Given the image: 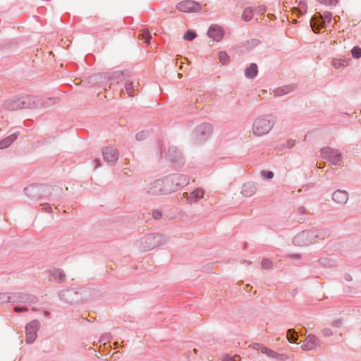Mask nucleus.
Masks as SVG:
<instances>
[{"label":"nucleus","instance_id":"obj_1","mask_svg":"<svg viewBox=\"0 0 361 361\" xmlns=\"http://www.w3.org/2000/svg\"><path fill=\"white\" fill-rule=\"evenodd\" d=\"M24 192L33 200H37L48 194L49 199L55 201L61 198L62 189L56 186L49 187L45 185L32 184L25 188Z\"/></svg>","mask_w":361,"mask_h":361},{"label":"nucleus","instance_id":"obj_2","mask_svg":"<svg viewBox=\"0 0 361 361\" xmlns=\"http://www.w3.org/2000/svg\"><path fill=\"white\" fill-rule=\"evenodd\" d=\"M166 242L164 235L161 233H149L140 238L136 245L141 252L152 250Z\"/></svg>","mask_w":361,"mask_h":361},{"label":"nucleus","instance_id":"obj_3","mask_svg":"<svg viewBox=\"0 0 361 361\" xmlns=\"http://www.w3.org/2000/svg\"><path fill=\"white\" fill-rule=\"evenodd\" d=\"M34 103L32 96L25 95L6 100L3 104V107L8 111H16L21 109H31Z\"/></svg>","mask_w":361,"mask_h":361},{"label":"nucleus","instance_id":"obj_4","mask_svg":"<svg viewBox=\"0 0 361 361\" xmlns=\"http://www.w3.org/2000/svg\"><path fill=\"white\" fill-rule=\"evenodd\" d=\"M274 126V121L270 120L267 116L257 118L252 124V132L256 136H262L267 134Z\"/></svg>","mask_w":361,"mask_h":361},{"label":"nucleus","instance_id":"obj_5","mask_svg":"<svg viewBox=\"0 0 361 361\" xmlns=\"http://www.w3.org/2000/svg\"><path fill=\"white\" fill-rule=\"evenodd\" d=\"M212 131V126L209 123L199 125L192 132L193 142L197 145L204 142L209 137Z\"/></svg>","mask_w":361,"mask_h":361},{"label":"nucleus","instance_id":"obj_6","mask_svg":"<svg viewBox=\"0 0 361 361\" xmlns=\"http://www.w3.org/2000/svg\"><path fill=\"white\" fill-rule=\"evenodd\" d=\"M166 187L170 189V193L177 190L179 188L187 185L189 183V178L183 174H173L164 178Z\"/></svg>","mask_w":361,"mask_h":361},{"label":"nucleus","instance_id":"obj_7","mask_svg":"<svg viewBox=\"0 0 361 361\" xmlns=\"http://www.w3.org/2000/svg\"><path fill=\"white\" fill-rule=\"evenodd\" d=\"M145 191L151 195H161L170 193V189L166 187L164 178L157 179L150 183L146 187Z\"/></svg>","mask_w":361,"mask_h":361},{"label":"nucleus","instance_id":"obj_8","mask_svg":"<svg viewBox=\"0 0 361 361\" xmlns=\"http://www.w3.org/2000/svg\"><path fill=\"white\" fill-rule=\"evenodd\" d=\"M314 231H302L297 234L293 239V243L298 246H307L311 244L317 243L314 240Z\"/></svg>","mask_w":361,"mask_h":361},{"label":"nucleus","instance_id":"obj_9","mask_svg":"<svg viewBox=\"0 0 361 361\" xmlns=\"http://www.w3.org/2000/svg\"><path fill=\"white\" fill-rule=\"evenodd\" d=\"M322 159L329 161L332 165H336L341 160V153L338 149L324 147L320 150Z\"/></svg>","mask_w":361,"mask_h":361},{"label":"nucleus","instance_id":"obj_10","mask_svg":"<svg viewBox=\"0 0 361 361\" xmlns=\"http://www.w3.org/2000/svg\"><path fill=\"white\" fill-rule=\"evenodd\" d=\"M10 300L8 302L11 303H36L37 298L35 295L24 293H8Z\"/></svg>","mask_w":361,"mask_h":361},{"label":"nucleus","instance_id":"obj_11","mask_svg":"<svg viewBox=\"0 0 361 361\" xmlns=\"http://www.w3.org/2000/svg\"><path fill=\"white\" fill-rule=\"evenodd\" d=\"M40 323L37 320H32L25 326L26 343H32L37 336V331L39 329Z\"/></svg>","mask_w":361,"mask_h":361},{"label":"nucleus","instance_id":"obj_12","mask_svg":"<svg viewBox=\"0 0 361 361\" xmlns=\"http://www.w3.org/2000/svg\"><path fill=\"white\" fill-rule=\"evenodd\" d=\"M176 8L181 12H198L201 10V5L193 0H184L176 5Z\"/></svg>","mask_w":361,"mask_h":361},{"label":"nucleus","instance_id":"obj_13","mask_svg":"<svg viewBox=\"0 0 361 361\" xmlns=\"http://www.w3.org/2000/svg\"><path fill=\"white\" fill-rule=\"evenodd\" d=\"M47 272L49 281L57 283H63L66 281V274L62 269L53 267L48 269Z\"/></svg>","mask_w":361,"mask_h":361},{"label":"nucleus","instance_id":"obj_14","mask_svg":"<svg viewBox=\"0 0 361 361\" xmlns=\"http://www.w3.org/2000/svg\"><path fill=\"white\" fill-rule=\"evenodd\" d=\"M32 101H34L35 103L34 105L32 106L31 109H40L51 106L56 104L59 99L56 97L44 98L39 97H32Z\"/></svg>","mask_w":361,"mask_h":361},{"label":"nucleus","instance_id":"obj_15","mask_svg":"<svg viewBox=\"0 0 361 361\" xmlns=\"http://www.w3.org/2000/svg\"><path fill=\"white\" fill-rule=\"evenodd\" d=\"M167 156L171 162L178 165L183 164L184 163L182 152L176 146L171 145L169 147Z\"/></svg>","mask_w":361,"mask_h":361},{"label":"nucleus","instance_id":"obj_16","mask_svg":"<svg viewBox=\"0 0 361 361\" xmlns=\"http://www.w3.org/2000/svg\"><path fill=\"white\" fill-rule=\"evenodd\" d=\"M78 296V293L72 289H64L59 293L60 300L67 304H72L76 301Z\"/></svg>","mask_w":361,"mask_h":361},{"label":"nucleus","instance_id":"obj_17","mask_svg":"<svg viewBox=\"0 0 361 361\" xmlns=\"http://www.w3.org/2000/svg\"><path fill=\"white\" fill-rule=\"evenodd\" d=\"M104 160L109 164H114L118 158V151L111 147H106L102 149Z\"/></svg>","mask_w":361,"mask_h":361},{"label":"nucleus","instance_id":"obj_18","mask_svg":"<svg viewBox=\"0 0 361 361\" xmlns=\"http://www.w3.org/2000/svg\"><path fill=\"white\" fill-rule=\"evenodd\" d=\"M310 26L314 33H318L322 27H325V20L320 13H317L311 18Z\"/></svg>","mask_w":361,"mask_h":361},{"label":"nucleus","instance_id":"obj_19","mask_svg":"<svg viewBox=\"0 0 361 361\" xmlns=\"http://www.w3.org/2000/svg\"><path fill=\"white\" fill-rule=\"evenodd\" d=\"M125 72L123 71H115L111 73H106L105 78L108 79L109 88L111 89L114 86H116L124 77Z\"/></svg>","mask_w":361,"mask_h":361},{"label":"nucleus","instance_id":"obj_20","mask_svg":"<svg viewBox=\"0 0 361 361\" xmlns=\"http://www.w3.org/2000/svg\"><path fill=\"white\" fill-rule=\"evenodd\" d=\"M319 343V338L314 335H308L303 341L301 348L305 350H312L314 349Z\"/></svg>","mask_w":361,"mask_h":361},{"label":"nucleus","instance_id":"obj_21","mask_svg":"<svg viewBox=\"0 0 361 361\" xmlns=\"http://www.w3.org/2000/svg\"><path fill=\"white\" fill-rule=\"evenodd\" d=\"M207 35L214 41L219 42L223 38L224 32L220 26L212 25L209 27Z\"/></svg>","mask_w":361,"mask_h":361},{"label":"nucleus","instance_id":"obj_22","mask_svg":"<svg viewBox=\"0 0 361 361\" xmlns=\"http://www.w3.org/2000/svg\"><path fill=\"white\" fill-rule=\"evenodd\" d=\"M348 192L343 190H336L332 194V200L337 204L343 205L348 200Z\"/></svg>","mask_w":361,"mask_h":361},{"label":"nucleus","instance_id":"obj_23","mask_svg":"<svg viewBox=\"0 0 361 361\" xmlns=\"http://www.w3.org/2000/svg\"><path fill=\"white\" fill-rule=\"evenodd\" d=\"M257 191V187L254 183L247 182L243 185L241 193L245 197L252 196Z\"/></svg>","mask_w":361,"mask_h":361},{"label":"nucleus","instance_id":"obj_24","mask_svg":"<svg viewBox=\"0 0 361 361\" xmlns=\"http://www.w3.org/2000/svg\"><path fill=\"white\" fill-rule=\"evenodd\" d=\"M204 191L202 188H197L190 192L188 200L190 203L196 202L203 198Z\"/></svg>","mask_w":361,"mask_h":361},{"label":"nucleus","instance_id":"obj_25","mask_svg":"<svg viewBox=\"0 0 361 361\" xmlns=\"http://www.w3.org/2000/svg\"><path fill=\"white\" fill-rule=\"evenodd\" d=\"M18 136V133H14L0 141V148L6 149L9 147Z\"/></svg>","mask_w":361,"mask_h":361},{"label":"nucleus","instance_id":"obj_26","mask_svg":"<svg viewBox=\"0 0 361 361\" xmlns=\"http://www.w3.org/2000/svg\"><path fill=\"white\" fill-rule=\"evenodd\" d=\"M258 73V68L256 63H251L245 70V75L246 78L252 79L254 78Z\"/></svg>","mask_w":361,"mask_h":361},{"label":"nucleus","instance_id":"obj_27","mask_svg":"<svg viewBox=\"0 0 361 361\" xmlns=\"http://www.w3.org/2000/svg\"><path fill=\"white\" fill-rule=\"evenodd\" d=\"M138 85H135L134 82L130 80L125 82V90L129 97L133 96V92L137 89Z\"/></svg>","mask_w":361,"mask_h":361},{"label":"nucleus","instance_id":"obj_28","mask_svg":"<svg viewBox=\"0 0 361 361\" xmlns=\"http://www.w3.org/2000/svg\"><path fill=\"white\" fill-rule=\"evenodd\" d=\"M295 89V86L293 85L283 86L282 87H279L275 90V94L277 96H281L286 94H288Z\"/></svg>","mask_w":361,"mask_h":361},{"label":"nucleus","instance_id":"obj_29","mask_svg":"<svg viewBox=\"0 0 361 361\" xmlns=\"http://www.w3.org/2000/svg\"><path fill=\"white\" fill-rule=\"evenodd\" d=\"M254 13L253 7L245 8L242 14V19L246 22L250 21L253 18Z\"/></svg>","mask_w":361,"mask_h":361},{"label":"nucleus","instance_id":"obj_30","mask_svg":"<svg viewBox=\"0 0 361 361\" xmlns=\"http://www.w3.org/2000/svg\"><path fill=\"white\" fill-rule=\"evenodd\" d=\"M314 231V240L317 242L320 240H324L329 235V231L328 229Z\"/></svg>","mask_w":361,"mask_h":361},{"label":"nucleus","instance_id":"obj_31","mask_svg":"<svg viewBox=\"0 0 361 361\" xmlns=\"http://www.w3.org/2000/svg\"><path fill=\"white\" fill-rule=\"evenodd\" d=\"M299 7L295 8L294 10L298 12L299 15L302 16L307 12V4L305 1H300L298 4Z\"/></svg>","mask_w":361,"mask_h":361},{"label":"nucleus","instance_id":"obj_32","mask_svg":"<svg viewBox=\"0 0 361 361\" xmlns=\"http://www.w3.org/2000/svg\"><path fill=\"white\" fill-rule=\"evenodd\" d=\"M287 339L290 343H295L298 340V334L293 329L287 331Z\"/></svg>","mask_w":361,"mask_h":361},{"label":"nucleus","instance_id":"obj_33","mask_svg":"<svg viewBox=\"0 0 361 361\" xmlns=\"http://www.w3.org/2000/svg\"><path fill=\"white\" fill-rule=\"evenodd\" d=\"M140 32H141V33L139 34V37H141V39H143L146 44H149L150 40L152 39V36H151L149 30H147L146 29H143Z\"/></svg>","mask_w":361,"mask_h":361},{"label":"nucleus","instance_id":"obj_34","mask_svg":"<svg viewBox=\"0 0 361 361\" xmlns=\"http://www.w3.org/2000/svg\"><path fill=\"white\" fill-rule=\"evenodd\" d=\"M219 59L223 64H227L229 61V56L226 51L219 52Z\"/></svg>","mask_w":361,"mask_h":361},{"label":"nucleus","instance_id":"obj_35","mask_svg":"<svg viewBox=\"0 0 361 361\" xmlns=\"http://www.w3.org/2000/svg\"><path fill=\"white\" fill-rule=\"evenodd\" d=\"M197 37V34L192 30H188L183 35V39L185 40H193Z\"/></svg>","mask_w":361,"mask_h":361},{"label":"nucleus","instance_id":"obj_36","mask_svg":"<svg viewBox=\"0 0 361 361\" xmlns=\"http://www.w3.org/2000/svg\"><path fill=\"white\" fill-rule=\"evenodd\" d=\"M351 54L353 58L359 59L361 57V48L359 47H354L351 49Z\"/></svg>","mask_w":361,"mask_h":361},{"label":"nucleus","instance_id":"obj_37","mask_svg":"<svg viewBox=\"0 0 361 361\" xmlns=\"http://www.w3.org/2000/svg\"><path fill=\"white\" fill-rule=\"evenodd\" d=\"M272 262L269 259H262L261 263L262 268L264 269H271L272 267Z\"/></svg>","mask_w":361,"mask_h":361},{"label":"nucleus","instance_id":"obj_38","mask_svg":"<svg viewBox=\"0 0 361 361\" xmlns=\"http://www.w3.org/2000/svg\"><path fill=\"white\" fill-rule=\"evenodd\" d=\"M254 12L258 14H264L267 11V6L264 4L253 7Z\"/></svg>","mask_w":361,"mask_h":361},{"label":"nucleus","instance_id":"obj_39","mask_svg":"<svg viewBox=\"0 0 361 361\" xmlns=\"http://www.w3.org/2000/svg\"><path fill=\"white\" fill-rule=\"evenodd\" d=\"M148 135V132L145 131V130H142L140 132H138L136 135H135V137L137 140L139 141H141V140H145Z\"/></svg>","mask_w":361,"mask_h":361},{"label":"nucleus","instance_id":"obj_40","mask_svg":"<svg viewBox=\"0 0 361 361\" xmlns=\"http://www.w3.org/2000/svg\"><path fill=\"white\" fill-rule=\"evenodd\" d=\"M271 357L276 358L279 361H285L288 359V356L285 354H280L274 351V354Z\"/></svg>","mask_w":361,"mask_h":361},{"label":"nucleus","instance_id":"obj_41","mask_svg":"<svg viewBox=\"0 0 361 361\" xmlns=\"http://www.w3.org/2000/svg\"><path fill=\"white\" fill-rule=\"evenodd\" d=\"M9 300H10V298H8V293H0V304L8 302Z\"/></svg>","mask_w":361,"mask_h":361},{"label":"nucleus","instance_id":"obj_42","mask_svg":"<svg viewBox=\"0 0 361 361\" xmlns=\"http://www.w3.org/2000/svg\"><path fill=\"white\" fill-rule=\"evenodd\" d=\"M263 354L268 355L269 357H271L274 354V350L269 349L265 346H262V350H260Z\"/></svg>","mask_w":361,"mask_h":361},{"label":"nucleus","instance_id":"obj_43","mask_svg":"<svg viewBox=\"0 0 361 361\" xmlns=\"http://www.w3.org/2000/svg\"><path fill=\"white\" fill-rule=\"evenodd\" d=\"M152 217L154 219H157V220L160 219L162 217V213L159 209H154V210H152Z\"/></svg>","mask_w":361,"mask_h":361},{"label":"nucleus","instance_id":"obj_44","mask_svg":"<svg viewBox=\"0 0 361 361\" xmlns=\"http://www.w3.org/2000/svg\"><path fill=\"white\" fill-rule=\"evenodd\" d=\"M323 16V19L326 21H327L328 23H331V18H332V13L329 11H325L324 13V15H322Z\"/></svg>","mask_w":361,"mask_h":361},{"label":"nucleus","instance_id":"obj_45","mask_svg":"<svg viewBox=\"0 0 361 361\" xmlns=\"http://www.w3.org/2000/svg\"><path fill=\"white\" fill-rule=\"evenodd\" d=\"M332 63L334 68L336 69H338L343 66V61L341 59H334Z\"/></svg>","mask_w":361,"mask_h":361},{"label":"nucleus","instance_id":"obj_46","mask_svg":"<svg viewBox=\"0 0 361 361\" xmlns=\"http://www.w3.org/2000/svg\"><path fill=\"white\" fill-rule=\"evenodd\" d=\"M247 43L248 44H250L252 47H256V46L259 44L260 40H259L257 39H251L250 41H247Z\"/></svg>","mask_w":361,"mask_h":361},{"label":"nucleus","instance_id":"obj_47","mask_svg":"<svg viewBox=\"0 0 361 361\" xmlns=\"http://www.w3.org/2000/svg\"><path fill=\"white\" fill-rule=\"evenodd\" d=\"M262 176L269 179L272 178L274 176V173L272 171H262Z\"/></svg>","mask_w":361,"mask_h":361},{"label":"nucleus","instance_id":"obj_48","mask_svg":"<svg viewBox=\"0 0 361 361\" xmlns=\"http://www.w3.org/2000/svg\"><path fill=\"white\" fill-rule=\"evenodd\" d=\"M322 334L325 337H329V336H332L333 331H331V329L326 328V329H323Z\"/></svg>","mask_w":361,"mask_h":361},{"label":"nucleus","instance_id":"obj_49","mask_svg":"<svg viewBox=\"0 0 361 361\" xmlns=\"http://www.w3.org/2000/svg\"><path fill=\"white\" fill-rule=\"evenodd\" d=\"M42 207H43V209L46 212H47V213H51L52 212L51 207L50 206V204L49 203H44L42 204Z\"/></svg>","mask_w":361,"mask_h":361},{"label":"nucleus","instance_id":"obj_50","mask_svg":"<svg viewBox=\"0 0 361 361\" xmlns=\"http://www.w3.org/2000/svg\"><path fill=\"white\" fill-rule=\"evenodd\" d=\"M28 309L25 307H19V306H16L14 307V311L16 312H25V311H27Z\"/></svg>","mask_w":361,"mask_h":361},{"label":"nucleus","instance_id":"obj_51","mask_svg":"<svg viewBox=\"0 0 361 361\" xmlns=\"http://www.w3.org/2000/svg\"><path fill=\"white\" fill-rule=\"evenodd\" d=\"M263 345L259 343H255L252 344V348L256 350H261Z\"/></svg>","mask_w":361,"mask_h":361},{"label":"nucleus","instance_id":"obj_52","mask_svg":"<svg viewBox=\"0 0 361 361\" xmlns=\"http://www.w3.org/2000/svg\"><path fill=\"white\" fill-rule=\"evenodd\" d=\"M288 257L294 259H299L301 258V255L299 254H290Z\"/></svg>","mask_w":361,"mask_h":361},{"label":"nucleus","instance_id":"obj_53","mask_svg":"<svg viewBox=\"0 0 361 361\" xmlns=\"http://www.w3.org/2000/svg\"><path fill=\"white\" fill-rule=\"evenodd\" d=\"M298 212L304 214L306 213V208L304 206H301L298 209Z\"/></svg>","mask_w":361,"mask_h":361},{"label":"nucleus","instance_id":"obj_54","mask_svg":"<svg viewBox=\"0 0 361 361\" xmlns=\"http://www.w3.org/2000/svg\"><path fill=\"white\" fill-rule=\"evenodd\" d=\"M287 145H288V147H289V148L293 147L295 145V140H288Z\"/></svg>","mask_w":361,"mask_h":361},{"label":"nucleus","instance_id":"obj_55","mask_svg":"<svg viewBox=\"0 0 361 361\" xmlns=\"http://www.w3.org/2000/svg\"><path fill=\"white\" fill-rule=\"evenodd\" d=\"M341 324V320H335L334 322H333V326H336V327H339Z\"/></svg>","mask_w":361,"mask_h":361},{"label":"nucleus","instance_id":"obj_56","mask_svg":"<svg viewBox=\"0 0 361 361\" xmlns=\"http://www.w3.org/2000/svg\"><path fill=\"white\" fill-rule=\"evenodd\" d=\"M109 338V336H103L101 337L99 341L100 342H104L105 343L106 341Z\"/></svg>","mask_w":361,"mask_h":361},{"label":"nucleus","instance_id":"obj_57","mask_svg":"<svg viewBox=\"0 0 361 361\" xmlns=\"http://www.w3.org/2000/svg\"><path fill=\"white\" fill-rule=\"evenodd\" d=\"M166 147H165V145L161 143L159 146V149H160V154H161L162 153V150L164 149H165Z\"/></svg>","mask_w":361,"mask_h":361},{"label":"nucleus","instance_id":"obj_58","mask_svg":"<svg viewBox=\"0 0 361 361\" xmlns=\"http://www.w3.org/2000/svg\"><path fill=\"white\" fill-rule=\"evenodd\" d=\"M345 279L346 281H351L352 280V277H351V276L350 274H346L345 276Z\"/></svg>","mask_w":361,"mask_h":361},{"label":"nucleus","instance_id":"obj_59","mask_svg":"<svg viewBox=\"0 0 361 361\" xmlns=\"http://www.w3.org/2000/svg\"><path fill=\"white\" fill-rule=\"evenodd\" d=\"M94 162L96 164V166H95V168H97V167H99V166H100V163H99V162H100V161H99V159H95V160L94 161Z\"/></svg>","mask_w":361,"mask_h":361},{"label":"nucleus","instance_id":"obj_60","mask_svg":"<svg viewBox=\"0 0 361 361\" xmlns=\"http://www.w3.org/2000/svg\"><path fill=\"white\" fill-rule=\"evenodd\" d=\"M331 4L329 5H333L335 4L337 2V0H330Z\"/></svg>","mask_w":361,"mask_h":361},{"label":"nucleus","instance_id":"obj_61","mask_svg":"<svg viewBox=\"0 0 361 361\" xmlns=\"http://www.w3.org/2000/svg\"><path fill=\"white\" fill-rule=\"evenodd\" d=\"M178 77L179 78H182V74H181V73H178Z\"/></svg>","mask_w":361,"mask_h":361},{"label":"nucleus","instance_id":"obj_62","mask_svg":"<svg viewBox=\"0 0 361 361\" xmlns=\"http://www.w3.org/2000/svg\"><path fill=\"white\" fill-rule=\"evenodd\" d=\"M193 351H194L195 353H197V350L196 349H193Z\"/></svg>","mask_w":361,"mask_h":361}]
</instances>
